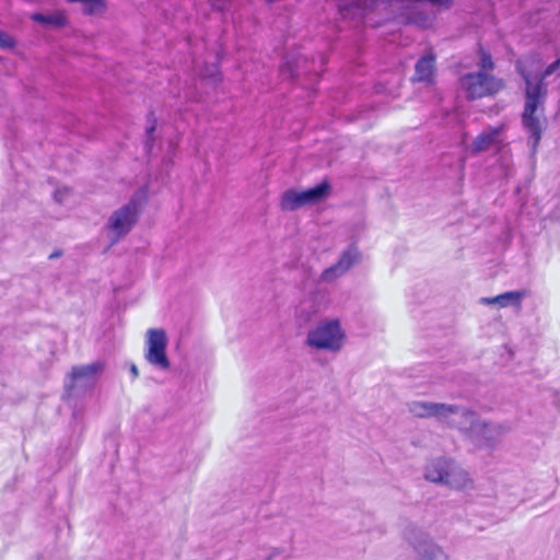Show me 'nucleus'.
I'll use <instances>...</instances> for the list:
<instances>
[{"instance_id":"f257e3e1","label":"nucleus","mask_w":560,"mask_h":560,"mask_svg":"<svg viewBox=\"0 0 560 560\" xmlns=\"http://www.w3.org/2000/svg\"><path fill=\"white\" fill-rule=\"evenodd\" d=\"M515 70L525 83V105L522 114V124L529 133L528 140L535 151L542 133L541 124L536 116V112L542 106L547 97L548 85L542 79H539L537 75H532L521 61L515 63Z\"/></svg>"},{"instance_id":"f03ea898","label":"nucleus","mask_w":560,"mask_h":560,"mask_svg":"<svg viewBox=\"0 0 560 560\" xmlns=\"http://www.w3.org/2000/svg\"><path fill=\"white\" fill-rule=\"evenodd\" d=\"M422 418H435L439 422L455 428L469 439L479 417L465 406L440 402H422Z\"/></svg>"},{"instance_id":"7ed1b4c3","label":"nucleus","mask_w":560,"mask_h":560,"mask_svg":"<svg viewBox=\"0 0 560 560\" xmlns=\"http://www.w3.org/2000/svg\"><path fill=\"white\" fill-rule=\"evenodd\" d=\"M424 478L431 482L464 490L472 487L469 474L451 458L439 456L428 460Z\"/></svg>"},{"instance_id":"20e7f679","label":"nucleus","mask_w":560,"mask_h":560,"mask_svg":"<svg viewBox=\"0 0 560 560\" xmlns=\"http://www.w3.org/2000/svg\"><path fill=\"white\" fill-rule=\"evenodd\" d=\"M144 200L145 190L141 188L133 194L127 203L113 211L106 224L112 244L117 243L132 230Z\"/></svg>"},{"instance_id":"39448f33","label":"nucleus","mask_w":560,"mask_h":560,"mask_svg":"<svg viewBox=\"0 0 560 560\" xmlns=\"http://www.w3.org/2000/svg\"><path fill=\"white\" fill-rule=\"evenodd\" d=\"M343 338L339 320L328 319L308 331L306 342L313 348L336 352L341 349Z\"/></svg>"},{"instance_id":"423d86ee","label":"nucleus","mask_w":560,"mask_h":560,"mask_svg":"<svg viewBox=\"0 0 560 560\" xmlns=\"http://www.w3.org/2000/svg\"><path fill=\"white\" fill-rule=\"evenodd\" d=\"M459 85L465 91L468 100L481 98L497 93L503 88L501 80L485 73L483 71L466 73L460 77Z\"/></svg>"},{"instance_id":"0eeeda50","label":"nucleus","mask_w":560,"mask_h":560,"mask_svg":"<svg viewBox=\"0 0 560 560\" xmlns=\"http://www.w3.org/2000/svg\"><path fill=\"white\" fill-rule=\"evenodd\" d=\"M167 336L164 329L150 328L145 334L144 359L151 365L160 370L170 368L166 354Z\"/></svg>"},{"instance_id":"6e6552de","label":"nucleus","mask_w":560,"mask_h":560,"mask_svg":"<svg viewBox=\"0 0 560 560\" xmlns=\"http://www.w3.org/2000/svg\"><path fill=\"white\" fill-rule=\"evenodd\" d=\"M329 188V184L323 182L303 191L287 190L281 198V208L284 211H294L303 206L316 203L328 195Z\"/></svg>"},{"instance_id":"1a4fd4ad","label":"nucleus","mask_w":560,"mask_h":560,"mask_svg":"<svg viewBox=\"0 0 560 560\" xmlns=\"http://www.w3.org/2000/svg\"><path fill=\"white\" fill-rule=\"evenodd\" d=\"M362 259L361 252L358 246L350 244L341 252L336 264L326 268L320 275V281L331 283L346 275L353 266L358 265Z\"/></svg>"},{"instance_id":"9d476101","label":"nucleus","mask_w":560,"mask_h":560,"mask_svg":"<svg viewBox=\"0 0 560 560\" xmlns=\"http://www.w3.org/2000/svg\"><path fill=\"white\" fill-rule=\"evenodd\" d=\"M510 431L508 423L487 422L479 418L470 439L485 445H493Z\"/></svg>"},{"instance_id":"9b49d317","label":"nucleus","mask_w":560,"mask_h":560,"mask_svg":"<svg viewBox=\"0 0 560 560\" xmlns=\"http://www.w3.org/2000/svg\"><path fill=\"white\" fill-rule=\"evenodd\" d=\"M105 371L104 361L72 366L68 377L71 382H97Z\"/></svg>"},{"instance_id":"f8f14e48","label":"nucleus","mask_w":560,"mask_h":560,"mask_svg":"<svg viewBox=\"0 0 560 560\" xmlns=\"http://www.w3.org/2000/svg\"><path fill=\"white\" fill-rule=\"evenodd\" d=\"M526 296L525 291H508L493 298H481L480 303L485 305H497L498 307L521 306L522 300Z\"/></svg>"},{"instance_id":"ddd939ff","label":"nucleus","mask_w":560,"mask_h":560,"mask_svg":"<svg viewBox=\"0 0 560 560\" xmlns=\"http://www.w3.org/2000/svg\"><path fill=\"white\" fill-rule=\"evenodd\" d=\"M400 532L402 539L415 550H418L419 546V528L417 522H411L408 518H401Z\"/></svg>"},{"instance_id":"4468645a","label":"nucleus","mask_w":560,"mask_h":560,"mask_svg":"<svg viewBox=\"0 0 560 560\" xmlns=\"http://www.w3.org/2000/svg\"><path fill=\"white\" fill-rule=\"evenodd\" d=\"M436 73L435 55L432 49L422 54V84L432 85Z\"/></svg>"},{"instance_id":"2eb2a0df","label":"nucleus","mask_w":560,"mask_h":560,"mask_svg":"<svg viewBox=\"0 0 560 560\" xmlns=\"http://www.w3.org/2000/svg\"><path fill=\"white\" fill-rule=\"evenodd\" d=\"M422 560H450V558L432 539L422 538Z\"/></svg>"},{"instance_id":"dca6fc26","label":"nucleus","mask_w":560,"mask_h":560,"mask_svg":"<svg viewBox=\"0 0 560 560\" xmlns=\"http://www.w3.org/2000/svg\"><path fill=\"white\" fill-rule=\"evenodd\" d=\"M31 19L44 26L62 27L67 24V18L60 11L52 14L33 13Z\"/></svg>"},{"instance_id":"f3484780","label":"nucleus","mask_w":560,"mask_h":560,"mask_svg":"<svg viewBox=\"0 0 560 560\" xmlns=\"http://www.w3.org/2000/svg\"><path fill=\"white\" fill-rule=\"evenodd\" d=\"M500 130L499 129H492L489 132H482L479 136L476 137V139L471 143V152L477 154L483 151H487L490 145L495 141V139L499 137Z\"/></svg>"},{"instance_id":"a211bd4d","label":"nucleus","mask_w":560,"mask_h":560,"mask_svg":"<svg viewBox=\"0 0 560 560\" xmlns=\"http://www.w3.org/2000/svg\"><path fill=\"white\" fill-rule=\"evenodd\" d=\"M318 313V305L313 300H304L296 308L298 317L304 322H310Z\"/></svg>"},{"instance_id":"6ab92c4d","label":"nucleus","mask_w":560,"mask_h":560,"mask_svg":"<svg viewBox=\"0 0 560 560\" xmlns=\"http://www.w3.org/2000/svg\"><path fill=\"white\" fill-rule=\"evenodd\" d=\"M428 4L441 9H450L453 4V0H422V28L429 27L432 24V21L424 15Z\"/></svg>"},{"instance_id":"aec40b11","label":"nucleus","mask_w":560,"mask_h":560,"mask_svg":"<svg viewBox=\"0 0 560 560\" xmlns=\"http://www.w3.org/2000/svg\"><path fill=\"white\" fill-rule=\"evenodd\" d=\"M199 74L203 79H208V80L212 81L213 83H217L220 80V78H219V69H218V66L215 63H211L210 66H206V68L203 70H201Z\"/></svg>"},{"instance_id":"412c9836","label":"nucleus","mask_w":560,"mask_h":560,"mask_svg":"<svg viewBox=\"0 0 560 560\" xmlns=\"http://www.w3.org/2000/svg\"><path fill=\"white\" fill-rule=\"evenodd\" d=\"M479 55H480V68L482 71L492 70L494 67V63L492 61V57L489 51L485 50L481 46L479 47Z\"/></svg>"},{"instance_id":"4be33fe9","label":"nucleus","mask_w":560,"mask_h":560,"mask_svg":"<svg viewBox=\"0 0 560 560\" xmlns=\"http://www.w3.org/2000/svg\"><path fill=\"white\" fill-rule=\"evenodd\" d=\"M560 68V58L551 62L541 73H537L536 75L539 79H542L545 81L548 77H550L552 73H555Z\"/></svg>"},{"instance_id":"5701e85b","label":"nucleus","mask_w":560,"mask_h":560,"mask_svg":"<svg viewBox=\"0 0 560 560\" xmlns=\"http://www.w3.org/2000/svg\"><path fill=\"white\" fill-rule=\"evenodd\" d=\"M14 39L8 34L0 31V48H12L14 47Z\"/></svg>"},{"instance_id":"b1692460","label":"nucleus","mask_w":560,"mask_h":560,"mask_svg":"<svg viewBox=\"0 0 560 560\" xmlns=\"http://www.w3.org/2000/svg\"><path fill=\"white\" fill-rule=\"evenodd\" d=\"M154 130H155V125H151L150 127H148V128H147V141H145V148H147L148 150H150V149H151V145H152V144H151V142H152V140H153V139H152V135H153Z\"/></svg>"},{"instance_id":"393cba45","label":"nucleus","mask_w":560,"mask_h":560,"mask_svg":"<svg viewBox=\"0 0 560 560\" xmlns=\"http://www.w3.org/2000/svg\"><path fill=\"white\" fill-rule=\"evenodd\" d=\"M229 0H210L212 7L219 11H223L226 8Z\"/></svg>"},{"instance_id":"a878e982","label":"nucleus","mask_w":560,"mask_h":560,"mask_svg":"<svg viewBox=\"0 0 560 560\" xmlns=\"http://www.w3.org/2000/svg\"><path fill=\"white\" fill-rule=\"evenodd\" d=\"M129 371H130V373L132 374L133 378H135V377H137V376H138V374H139L138 368H137V365H136V364H133V363H130V364H129Z\"/></svg>"},{"instance_id":"bb28decb","label":"nucleus","mask_w":560,"mask_h":560,"mask_svg":"<svg viewBox=\"0 0 560 560\" xmlns=\"http://www.w3.org/2000/svg\"><path fill=\"white\" fill-rule=\"evenodd\" d=\"M287 66L290 68V75L291 77L298 75L299 61L295 65L296 70L293 69V66L290 63V61H288Z\"/></svg>"},{"instance_id":"cd10ccee","label":"nucleus","mask_w":560,"mask_h":560,"mask_svg":"<svg viewBox=\"0 0 560 560\" xmlns=\"http://www.w3.org/2000/svg\"><path fill=\"white\" fill-rule=\"evenodd\" d=\"M415 72H416V75H419V74H420V59H418V60L415 62Z\"/></svg>"},{"instance_id":"c85d7f7f","label":"nucleus","mask_w":560,"mask_h":560,"mask_svg":"<svg viewBox=\"0 0 560 560\" xmlns=\"http://www.w3.org/2000/svg\"><path fill=\"white\" fill-rule=\"evenodd\" d=\"M61 253L60 252H54L49 255V259H55V258H58L60 257Z\"/></svg>"},{"instance_id":"c756f323","label":"nucleus","mask_w":560,"mask_h":560,"mask_svg":"<svg viewBox=\"0 0 560 560\" xmlns=\"http://www.w3.org/2000/svg\"><path fill=\"white\" fill-rule=\"evenodd\" d=\"M268 2H273L275 0H267Z\"/></svg>"}]
</instances>
